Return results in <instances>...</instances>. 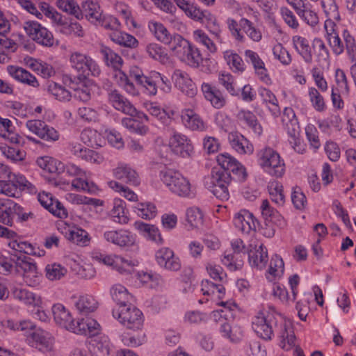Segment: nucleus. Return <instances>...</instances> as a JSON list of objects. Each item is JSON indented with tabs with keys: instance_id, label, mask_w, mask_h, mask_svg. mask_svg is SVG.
Masks as SVG:
<instances>
[{
	"instance_id": "1",
	"label": "nucleus",
	"mask_w": 356,
	"mask_h": 356,
	"mask_svg": "<svg viewBox=\"0 0 356 356\" xmlns=\"http://www.w3.org/2000/svg\"><path fill=\"white\" fill-rule=\"evenodd\" d=\"M252 328L265 340L271 339L274 332H277L280 338V346L285 350H289L295 346L296 336L291 324L286 322L273 308L259 312L253 318Z\"/></svg>"
},
{
	"instance_id": "2",
	"label": "nucleus",
	"mask_w": 356,
	"mask_h": 356,
	"mask_svg": "<svg viewBox=\"0 0 356 356\" xmlns=\"http://www.w3.org/2000/svg\"><path fill=\"white\" fill-rule=\"evenodd\" d=\"M130 78L144 88L145 92L150 96L156 95L158 92L167 94L170 92L172 89L169 79L156 71L149 72L148 75H144L138 70H131Z\"/></svg>"
},
{
	"instance_id": "3",
	"label": "nucleus",
	"mask_w": 356,
	"mask_h": 356,
	"mask_svg": "<svg viewBox=\"0 0 356 356\" xmlns=\"http://www.w3.org/2000/svg\"><path fill=\"white\" fill-rule=\"evenodd\" d=\"M231 180L230 172L213 168L211 173L204 178V185L217 198L224 201L229 197L227 186Z\"/></svg>"
},
{
	"instance_id": "4",
	"label": "nucleus",
	"mask_w": 356,
	"mask_h": 356,
	"mask_svg": "<svg viewBox=\"0 0 356 356\" xmlns=\"http://www.w3.org/2000/svg\"><path fill=\"white\" fill-rule=\"evenodd\" d=\"M7 179H0V194L10 197H19L22 191L35 194L38 192L34 185L21 174H16Z\"/></svg>"
},
{
	"instance_id": "5",
	"label": "nucleus",
	"mask_w": 356,
	"mask_h": 356,
	"mask_svg": "<svg viewBox=\"0 0 356 356\" xmlns=\"http://www.w3.org/2000/svg\"><path fill=\"white\" fill-rule=\"evenodd\" d=\"M259 165L266 172L276 177H281L285 172V163L278 152L270 147L261 149L258 154Z\"/></svg>"
},
{
	"instance_id": "6",
	"label": "nucleus",
	"mask_w": 356,
	"mask_h": 356,
	"mask_svg": "<svg viewBox=\"0 0 356 356\" xmlns=\"http://www.w3.org/2000/svg\"><path fill=\"white\" fill-rule=\"evenodd\" d=\"M160 177L168 189L175 195L186 197H189L192 193L189 180L179 172L171 169L162 170Z\"/></svg>"
},
{
	"instance_id": "7",
	"label": "nucleus",
	"mask_w": 356,
	"mask_h": 356,
	"mask_svg": "<svg viewBox=\"0 0 356 356\" xmlns=\"http://www.w3.org/2000/svg\"><path fill=\"white\" fill-rule=\"evenodd\" d=\"M113 316L128 329L140 330L143 324L142 312L131 303L127 307L113 309Z\"/></svg>"
},
{
	"instance_id": "8",
	"label": "nucleus",
	"mask_w": 356,
	"mask_h": 356,
	"mask_svg": "<svg viewBox=\"0 0 356 356\" xmlns=\"http://www.w3.org/2000/svg\"><path fill=\"white\" fill-rule=\"evenodd\" d=\"M71 66L75 69L80 76L86 77L89 75L98 76L101 70L97 63L90 56L75 51L71 54L70 58Z\"/></svg>"
},
{
	"instance_id": "9",
	"label": "nucleus",
	"mask_w": 356,
	"mask_h": 356,
	"mask_svg": "<svg viewBox=\"0 0 356 356\" xmlns=\"http://www.w3.org/2000/svg\"><path fill=\"white\" fill-rule=\"evenodd\" d=\"M13 296L15 299L20 301L21 302L38 307L36 312L33 313L35 318H38L42 321H44V312L40 310L39 308L42 307V300L40 296L33 292L22 288H16L13 291Z\"/></svg>"
},
{
	"instance_id": "10",
	"label": "nucleus",
	"mask_w": 356,
	"mask_h": 356,
	"mask_svg": "<svg viewBox=\"0 0 356 356\" xmlns=\"http://www.w3.org/2000/svg\"><path fill=\"white\" fill-rule=\"evenodd\" d=\"M171 150L182 158H188L193 153V145L191 140L185 135L173 130L169 139Z\"/></svg>"
},
{
	"instance_id": "11",
	"label": "nucleus",
	"mask_w": 356,
	"mask_h": 356,
	"mask_svg": "<svg viewBox=\"0 0 356 356\" xmlns=\"http://www.w3.org/2000/svg\"><path fill=\"white\" fill-rule=\"evenodd\" d=\"M155 258L157 264L170 271H178L181 268L179 257L175 254L172 250L169 248H161L156 252Z\"/></svg>"
},
{
	"instance_id": "12",
	"label": "nucleus",
	"mask_w": 356,
	"mask_h": 356,
	"mask_svg": "<svg viewBox=\"0 0 356 356\" xmlns=\"http://www.w3.org/2000/svg\"><path fill=\"white\" fill-rule=\"evenodd\" d=\"M216 161L221 166V170L228 172H232L240 180H244L246 177L245 168L233 156L228 153L220 154L216 157Z\"/></svg>"
},
{
	"instance_id": "13",
	"label": "nucleus",
	"mask_w": 356,
	"mask_h": 356,
	"mask_svg": "<svg viewBox=\"0 0 356 356\" xmlns=\"http://www.w3.org/2000/svg\"><path fill=\"white\" fill-rule=\"evenodd\" d=\"M92 259L106 265L113 266L121 273H130L134 266L131 261L117 255L112 257L100 252H95Z\"/></svg>"
},
{
	"instance_id": "14",
	"label": "nucleus",
	"mask_w": 356,
	"mask_h": 356,
	"mask_svg": "<svg viewBox=\"0 0 356 356\" xmlns=\"http://www.w3.org/2000/svg\"><path fill=\"white\" fill-rule=\"evenodd\" d=\"M233 222L238 230L246 234L255 232L259 225L253 214L245 209L241 210L234 215Z\"/></svg>"
},
{
	"instance_id": "15",
	"label": "nucleus",
	"mask_w": 356,
	"mask_h": 356,
	"mask_svg": "<svg viewBox=\"0 0 356 356\" xmlns=\"http://www.w3.org/2000/svg\"><path fill=\"white\" fill-rule=\"evenodd\" d=\"M250 266L257 270L264 269L268 261L267 248L263 244H250L248 249Z\"/></svg>"
},
{
	"instance_id": "16",
	"label": "nucleus",
	"mask_w": 356,
	"mask_h": 356,
	"mask_svg": "<svg viewBox=\"0 0 356 356\" xmlns=\"http://www.w3.org/2000/svg\"><path fill=\"white\" fill-rule=\"evenodd\" d=\"M172 79L175 86L188 97H194L197 93V88L188 74L181 70H175Z\"/></svg>"
},
{
	"instance_id": "17",
	"label": "nucleus",
	"mask_w": 356,
	"mask_h": 356,
	"mask_svg": "<svg viewBox=\"0 0 356 356\" xmlns=\"http://www.w3.org/2000/svg\"><path fill=\"white\" fill-rule=\"evenodd\" d=\"M113 175L115 179L131 186H137L140 183L138 174L127 164H119L113 170Z\"/></svg>"
},
{
	"instance_id": "18",
	"label": "nucleus",
	"mask_w": 356,
	"mask_h": 356,
	"mask_svg": "<svg viewBox=\"0 0 356 356\" xmlns=\"http://www.w3.org/2000/svg\"><path fill=\"white\" fill-rule=\"evenodd\" d=\"M108 100L115 109L124 114L133 115L136 113V108L134 105L117 90L108 92Z\"/></svg>"
},
{
	"instance_id": "19",
	"label": "nucleus",
	"mask_w": 356,
	"mask_h": 356,
	"mask_svg": "<svg viewBox=\"0 0 356 356\" xmlns=\"http://www.w3.org/2000/svg\"><path fill=\"white\" fill-rule=\"evenodd\" d=\"M228 140L232 149L240 154H251L254 151L252 144L238 131L230 132Z\"/></svg>"
},
{
	"instance_id": "20",
	"label": "nucleus",
	"mask_w": 356,
	"mask_h": 356,
	"mask_svg": "<svg viewBox=\"0 0 356 356\" xmlns=\"http://www.w3.org/2000/svg\"><path fill=\"white\" fill-rule=\"evenodd\" d=\"M104 239L120 247L131 246L134 243V238L130 232L126 230L107 231L104 234Z\"/></svg>"
},
{
	"instance_id": "21",
	"label": "nucleus",
	"mask_w": 356,
	"mask_h": 356,
	"mask_svg": "<svg viewBox=\"0 0 356 356\" xmlns=\"http://www.w3.org/2000/svg\"><path fill=\"white\" fill-rule=\"evenodd\" d=\"M181 119L183 124L192 131H203L205 124L200 116L193 110L186 108L181 111Z\"/></svg>"
},
{
	"instance_id": "22",
	"label": "nucleus",
	"mask_w": 356,
	"mask_h": 356,
	"mask_svg": "<svg viewBox=\"0 0 356 356\" xmlns=\"http://www.w3.org/2000/svg\"><path fill=\"white\" fill-rule=\"evenodd\" d=\"M27 343L39 351L44 348V333L43 329L36 327L33 323L31 327L25 331Z\"/></svg>"
},
{
	"instance_id": "23",
	"label": "nucleus",
	"mask_w": 356,
	"mask_h": 356,
	"mask_svg": "<svg viewBox=\"0 0 356 356\" xmlns=\"http://www.w3.org/2000/svg\"><path fill=\"white\" fill-rule=\"evenodd\" d=\"M19 204L11 200L0 201V222L11 227Z\"/></svg>"
},
{
	"instance_id": "24",
	"label": "nucleus",
	"mask_w": 356,
	"mask_h": 356,
	"mask_svg": "<svg viewBox=\"0 0 356 356\" xmlns=\"http://www.w3.org/2000/svg\"><path fill=\"white\" fill-rule=\"evenodd\" d=\"M282 124L288 136H295L300 132V126L293 109L286 107L282 115Z\"/></svg>"
},
{
	"instance_id": "25",
	"label": "nucleus",
	"mask_w": 356,
	"mask_h": 356,
	"mask_svg": "<svg viewBox=\"0 0 356 356\" xmlns=\"http://www.w3.org/2000/svg\"><path fill=\"white\" fill-rule=\"evenodd\" d=\"M202 91L204 97L209 101L216 108H221L225 106L226 99L222 92L216 87H213L207 83H203L202 85Z\"/></svg>"
},
{
	"instance_id": "26",
	"label": "nucleus",
	"mask_w": 356,
	"mask_h": 356,
	"mask_svg": "<svg viewBox=\"0 0 356 356\" xmlns=\"http://www.w3.org/2000/svg\"><path fill=\"white\" fill-rule=\"evenodd\" d=\"M70 151L74 156L90 163H100L102 156L96 152L83 147L81 144L71 143L69 145Z\"/></svg>"
},
{
	"instance_id": "27",
	"label": "nucleus",
	"mask_w": 356,
	"mask_h": 356,
	"mask_svg": "<svg viewBox=\"0 0 356 356\" xmlns=\"http://www.w3.org/2000/svg\"><path fill=\"white\" fill-rule=\"evenodd\" d=\"M245 56L247 62H250L252 64L260 79L266 83H270V79L266 73L267 70L265 68L264 63L260 58L258 54L248 49L245 51Z\"/></svg>"
},
{
	"instance_id": "28",
	"label": "nucleus",
	"mask_w": 356,
	"mask_h": 356,
	"mask_svg": "<svg viewBox=\"0 0 356 356\" xmlns=\"http://www.w3.org/2000/svg\"><path fill=\"white\" fill-rule=\"evenodd\" d=\"M237 121L241 124H245L250 128L257 135L260 136L263 131L261 124L259 123L256 115L248 110L241 109L236 115Z\"/></svg>"
},
{
	"instance_id": "29",
	"label": "nucleus",
	"mask_w": 356,
	"mask_h": 356,
	"mask_svg": "<svg viewBox=\"0 0 356 356\" xmlns=\"http://www.w3.org/2000/svg\"><path fill=\"white\" fill-rule=\"evenodd\" d=\"M81 16L84 15L91 23L97 25L102 17V10L97 2L86 1L82 4ZM82 18V17H81Z\"/></svg>"
},
{
	"instance_id": "30",
	"label": "nucleus",
	"mask_w": 356,
	"mask_h": 356,
	"mask_svg": "<svg viewBox=\"0 0 356 356\" xmlns=\"http://www.w3.org/2000/svg\"><path fill=\"white\" fill-rule=\"evenodd\" d=\"M293 45L298 54L307 63H311L313 60L312 47L307 39L300 35L292 38Z\"/></svg>"
},
{
	"instance_id": "31",
	"label": "nucleus",
	"mask_w": 356,
	"mask_h": 356,
	"mask_svg": "<svg viewBox=\"0 0 356 356\" xmlns=\"http://www.w3.org/2000/svg\"><path fill=\"white\" fill-rule=\"evenodd\" d=\"M65 165L60 161L53 157L46 156V172H48L51 175V177L46 176V181L53 186H58V182L56 177L65 171Z\"/></svg>"
},
{
	"instance_id": "32",
	"label": "nucleus",
	"mask_w": 356,
	"mask_h": 356,
	"mask_svg": "<svg viewBox=\"0 0 356 356\" xmlns=\"http://www.w3.org/2000/svg\"><path fill=\"white\" fill-rule=\"evenodd\" d=\"M46 210L54 216L63 219L68 216L67 209L63 203L54 197L51 193H46Z\"/></svg>"
},
{
	"instance_id": "33",
	"label": "nucleus",
	"mask_w": 356,
	"mask_h": 356,
	"mask_svg": "<svg viewBox=\"0 0 356 356\" xmlns=\"http://www.w3.org/2000/svg\"><path fill=\"white\" fill-rule=\"evenodd\" d=\"M8 246L15 251L24 252L26 254L40 257L44 254L43 251L38 248L19 238L15 237L12 238L8 243Z\"/></svg>"
},
{
	"instance_id": "34",
	"label": "nucleus",
	"mask_w": 356,
	"mask_h": 356,
	"mask_svg": "<svg viewBox=\"0 0 356 356\" xmlns=\"http://www.w3.org/2000/svg\"><path fill=\"white\" fill-rule=\"evenodd\" d=\"M65 237L67 240L81 247L88 245L91 239L86 230L78 227H70L65 232Z\"/></svg>"
},
{
	"instance_id": "35",
	"label": "nucleus",
	"mask_w": 356,
	"mask_h": 356,
	"mask_svg": "<svg viewBox=\"0 0 356 356\" xmlns=\"http://www.w3.org/2000/svg\"><path fill=\"white\" fill-rule=\"evenodd\" d=\"M9 74L16 80L33 87L39 86L36 78L26 70L15 66H9L8 68Z\"/></svg>"
},
{
	"instance_id": "36",
	"label": "nucleus",
	"mask_w": 356,
	"mask_h": 356,
	"mask_svg": "<svg viewBox=\"0 0 356 356\" xmlns=\"http://www.w3.org/2000/svg\"><path fill=\"white\" fill-rule=\"evenodd\" d=\"M111 295L112 299L118 305V309L127 307L133 299V296L128 292L127 289L120 284H115L111 287Z\"/></svg>"
},
{
	"instance_id": "37",
	"label": "nucleus",
	"mask_w": 356,
	"mask_h": 356,
	"mask_svg": "<svg viewBox=\"0 0 356 356\" xmlns=\"http://www.w3.org/2000/svg\"><path fill=\"white\" fill-rule=\"evenodd\" d=\"M258 92L263 102L268 104V110L272 115L275 117H278L280 115V108L275 95L269 89L266 88H259Z\"/></svg>"
},
{
	"instance_id": "38",
	"label": "nucleus",
	"mask_w": 356,
	"mask_h": 356,
	"mask_svg": "<svg viewBox=\"0 0 356 356\" xmlns=\"http://www.w3.org/2000/svg\"><path fill=\"white\" fill-rule=\"evenodd\" d=\"M111 40L120 45L129 48H136L138 44L137 39L131 34L121 31L111 32L109 34Z\"/></svg>"
},
{
	"instance_id": "39",
	"label": "nucleus",
	"mask_w": 356,
	"mask_h": 356,
	"mask_svg": "<svg viewBox=\"0 0 356 356\" xmlns=\"http://www.w3.org/2000/svg\"><path fill=\"white\" fill-rule=\"evenodd\" d=\"M135 227L149 239L159 244L163 243V239L161 236L159 229L156 226L143 222H136Z\"/></svg>"
},
{
	"instance_id": "40",
	"label": "nucleus",
	"mask_w": 356,
	"mask_h": 356,
	"mask_svg": "<svg viewBox=\"0 0 356 356\" xmlns=\"http://www.w3.org/2000/svg\"><path fill=\"white\" fill-rule=\"evenodd\" d=\"M169 40L165 44L168 46L173 55L179 58L183 51H186L189 42L178 33H173Z\"/></svg>"
},
{
	"instance_id": "41",
	"label": "nucleus",
	"mask_w": 356,
	"mask_h": 356,
	"mask_svg": "<svg viewBox=\"0 0 356 356\" xmlns=\"http://www.w3.org/2000/svg\"><path fill=\"white\" fill-rule=\"evenodd\" d=\"M24 29L26 34L37 43L44 45V35L43 28L37 22H26Z\"/></svg>"
},
{
	"instance_id": "42",
	"label": "nucleus",
	"mask_w": 356,
	"mask_h": 356,
	"mask_svg": "<svg viewBox=\"0 0 356 356\" xmlns=\"http://www.w3.org/2000/svg\"><path fill=\"white\" fill-rule=\"evenodd\" d=\"M99 52L108 66H111L115 69H119L122 66V58L110 47L101 44Z\"/></svg>"
},
{
	"instance_id": "43",
	"label": "nucleus",
	"mask_w": 356,
	"mask_h": 356,
	"mask_svg": "<svg viewBox=\"0 0 356 356\" xmlns=\"http://www.w3.org/2000/svg\"><path fill=\"white\" fill-rule=\"evenodd\" d=\"M263 218L269 222L278 224L281 225L283 222V218L280 213L272 207L268 200H264L260 207Z\"/></svg>"
},
{
	"instance_id": "44",
	"label": "nucleus",
	"mask_w": 356,
	"mask_h": 356,
	"mask_svg": "<svg viewBox=\"0 0 356 356\" xmlns=\"http://www.w3.org/2000/svg\"><path fill=\"white\" fill-rule=\"evenodd\" d=\"M52 314L55 322L67 329L72 319L70 313L66 310L65 307L61 304L54 305Z\"/></svg>"
},
{
	"instance_id": "45",
	"label": "nucleus",
	"mask_w": 356,
	"mask_h": 356,
	"mask_svg": "<svg viewBox=\"0 0 356 356\" xmlns=\"http://www.w3.org/2000/svg\"><path fill=\"white\" fill-rule=\"evenodd\" d=\"M180 60L193 67H197L202 60V56L197 49L193 47L191 43L188 44L186 51H183Z\"/></svg>"
},
{
	"instance_id": "46",
	"label": "nucleus",
	"mask_w": 356,
	"mask_h": 356,
	"mask_svg": "<svg viewBox=\"0 0 356 356\" xmlns=\"http://www.w3.org/2000/svg\"><path fill=\"white\" fill-rule=\"evenodd\" d=\"M98 306L97 301L90 295H84L79 297L76 302V307L82 314H88L96 310Z\"/></svg>"
},
{
	"instance_id": "47",
	"label": "nucleus",
	"mask_w": 356,
	"mask_h": 356,
	"mask_svg": "<svg viewBox=\"0 0 356 356\" xmlns=\"http://www.w3.org/2000/svg\"><path fill=\"white\" fill-rule=\"evenodd\" d=\"M224 58L234 72H243L245 71V63L238 54L232 50L225 51L224 52Z\"/></svg>"
},
{
	"instance_id": "48",
	"label": "nucleus",
	"mask_w": 356,
	"mask_h": 356,
	"mask_svg": "<svg viewBox=\"0 0 356 356\" xmlns=\"http://www.w3.org/2000/svg\"><path fill=\"white\" fill-rule=\"evenodd\" d=\"M145 108L150 115L156 118L166 127H170L172 122V118L165 110L162 109L156 103H146Z\"/></svg>"
},
{
	"instance_id": "49",
	"label": "nucleus",
	"mask_w": 356,
	"mask_h": 356,
	"mask_svg": "<svg viewBox=\"0 0 356 356\" xmlns=\"http://www.w3.org/2000/svg\"><path fill=\"white\" fill-rule=\"evenodd\" d=\"M148 27L156 39L165 44L168 42L172 35L166 27L161 23L157 22H149Z\"/></svg>"
},
{
	"instance_id": "50",
	"label": "nucleus",
	"mask_w": 356,
	"mask_h": 356,
	"mask_svg": "<svg viewBox=\"0 0 356 356\" xmlns=\"http://www.w3.org/2000/svg\"><path fill=\"white\" fill-rule=\"evenodd\" d=\"M111 215L113 220L120 224H126L129 218L125 213V202L121 199H115L113 207L111 211Z\"/></svg>"
},
{
	"instance_id": "51",
	"label": "nucleus",
	"mask_w": 356,
	"mask_h": 356,
	"mask_svg": "<svg viewBox=\"0 0 356 356\" xmlns=\"http://www.w3.org/2000/svg\"><path fill=\"white\" fill-rule=\"evenodd\" d=\"M239 26L248 37L254 42H259L262 38L261 31L252 22L246 18H241Z\"/></svg>"
},
{
	"instance_id": "52",
	"label": "nucleus",
	"mask_w": 356,
	"mask_h": 356,
	"mask_svg": "<svg viewBox=\"0 0 356 356\" xmlns=\"http://www.w3.org/2000/svg\"><path fill=\"white\" fill-rule=\"evenodd\" d=\"M200 22L202 23L206 24L207 28L214 35L215 38L218 40L220 42L222 41V39L220 38L221 31L220 29V26L216 19V17L213 14H211L208 10H204V13L202 15V19H201Z\"/></svg>"
},
{
	"instance_id": "53",
	"label": "nucleus",
	"mask_w": 356,
	"mask_h": 356,
	"mask_svg": "<svg viewBox=\"0 0 356 356\" xmlns=\"http://www.w3.org/2000/svg\"><path fill=\"white\" fill-rule=\"evenodd\" d=\"M268 190L270 199L278 205H283L285 202V196L283 193V186L277 181H270L268 186Z\"/></svg>"
},
{
	"instance_id": "54",
	"label": "nucleus",
	"mask_w": 356,
	"mask_h": 356,
	"mask_svg": "<svg viewBox=\"0 0 356 356\" xmlns=\"http://www.w3.org/2000/svg\"><path fill=\"white\" fill-rule=\"evenodd\" d=\"M0 152L13 162L22 161L26 157V152L24 151L1 143Z\"/></svg>"
},
{
	"instance_id": "55",
	"label": "nucleus",
	"mask_w": 356,
	"mask_h": 356,
	"mask_svg": "<svg viewBox=\"0 0 356 356\" xmlns=\"http://www.w3.org/2000/svg\"><path fill=\"white\" fill-rule=\"evenodd\" d=\"M186 221L191 228H200L204 222V216L197 207H191L186 210Z\"/></svg>"
},
{
	"instance_id": "56",
	"label": "nucleus",
	"mask_w": 356,
	"mask_h": 356,
	"mask_svg": "<svg viewBox=\"0 0 356 356\" xmlns=\"http://www.w3.org/2000/svg\"><path fill=\"white\" fill-rule=\"evenodd\" d=\"M56 4L63 11L74 15L76 18L81 17V10L74 0H57Z\"/></svg>"
},
{
	"instance_id": "57",
	"label": "nucleus",
	"mask_w": 356,
	"mask_h": 356,
	"mask_svg": "<svg viewBox=\"0 0 356 356\" xmlns=\"http://www.w3.org/2000/svg\"><path fill=\"white\" fill-rule=\"evenodd\" d=\"M284 272V261L282 259L275 255L271 258L269 268L267 271L266 277L270 281L277 276H280Z\"/></svg>"
},
{
	"instance_id": "58",
	"label": "nucleus",
	"mask_w": 356,
	"mask_h": 356,
	"mask_svg": "<svg viewBox=\"0 0 356 356\" xmlns=\"http://www.w3.org/2000/svg\"><path fill=\"white\" fill-rule=\"evenodd\" d=\"M67 273V268L60 264L54 263L46 266V277L49 280H60L66 275Z\"/></svg>"
},
{
	"instance_id": "59",
	"label": "nucleus",
	"mask_w": 356,
	"mask_h": 356,
	"mask_svg": "<svg viewBox=\"0 0 356 356\" xmlns=\"http://www.w3.org/2000/svg\"><path fill=\"white\" fill-rule=\"evenodd\" d=\"M48 91L59 101H69L71 98V94L67 89L54 81L49 83Z\"/></svg>"
},
{
	"instance_id": "60",
	"label": "nucleus",
	"mask_w": 356,
	"mask_h": 356,
	"mask_svg": "<svg viewBox=\"0 0 356 356\" xmlns=\"http://www.w3.org/2000/svg\"><path fill=\"white\" fill-rule=\"evenodd\" d=\"M312 48L318 63H327L329 59V51L324 42L320 38H315Z\"/></svg>"
},
{
	"instance_id": "61",
	"label": "nucleus",
	"mask_w": 356,
	"mask_h": 356,
	"mask_svg": "<svg viewBox=\"0 0 356 356\" xmlns=\"http://www.w3.org/2000/svg\"><path fill=\"white\" fill-rule=\"evenodd\" d=\"M115 78L118 83L127 92L131 95H136L138 94V91L136 88L134 83L122 71L119 70L115 74Z\"/></svg>"
},
{
	"instance_id": "62",
	"label": "nucleus",
	"mask_w": 356,
	"mask_h": 356,
	"mask_svg": "<svg viewBox=\"0 0 356 356\" xmlns=\"http://www.w3.org/2000/svg\"><path fill=\"white\" fill-rule=\"evenodd\" d=\"M108 186L113 191L122 193V196L131 202L138 200V195L128 187L123 186L116 181H110L108 182Z\"/></svg>"
},
{
	"instance_id": "63",
	"label": "nucleus",
	"mask_w": 356,
	"mask_h": 356,
	"mask_svg": "<svg viewBox=\"0 0 356 356\" xmlns=\"http://www.w3.org/2000/svg\"><path fill=\"white\" fill-rule=\"evenodd\" d=\"M92 346L98 356H107L110 354L111 345L107 337H100L95 339Z\"/></svg>"
},
{
	"instance_id": "64",
	"label": "nucleus",
	"mask_w": 356,
	"mask_h": 356,
	"mask_svg": "<svg viewBox=\"0 0 356 356\" xmlns=\"http://www.w3.org/2000/svg\"><path fill=\"white\" fill-rule=\"evenodd\" d=\"M222 261L224 265L232 271L240 270L243 266V259L240 254H225Z\"/></svg>"
}]
</instances>
